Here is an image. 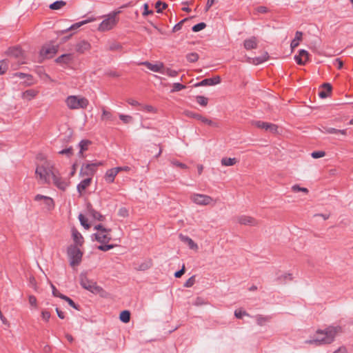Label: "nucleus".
Returning a JSON list of instances; mask_svg holds the SVG:
<instances>
[{"label":"nucleus","instance_id":"nucleus-26","mask_svg":"<svg viewBox=\"0 0 353 353\" xmlns=\"http://www.w3.org/2000/svg\"><path fill=\"white\" fill-rule=\"evenodd\" d=\"M92 183V177H88L82 180L77 186V189L80 195Z\"/></svg>","mask_w":353,"mask_h":353},{"label":"nucleus","instance_id":"nucleus-23","mask_svg":"<svg viewBox=\"0 0 353 353\" xmlns=\"http://www.w3.org/2000/svg\"><path fill=\"white\" fill-rule=\"evenodd\" d=\"M142 65L147 67L148 69L155 72L162 73L163 69L164 68V65L163 63H159L157 64H152L149 61H145L142 63Z\"/></svg>","mask_w":353,"mask_h":353},{"label":"nucleus","instance_id":"nucleus-39","mask_svg":"<svg viewBox=\"0 0 353 353\" xmlns=\"http://www.w3.org/2000/svg\"><path fill=\"white\" fill-rule=\"evenodd\" d=\"M106 49L110 51H120L122 50V46L118 42H112Z\"/></svg>","mask_w":353,"mask_h":353},{"label":"nucleus","instance_id":"nucleus-62","mask_svg":"<svg viewBox=\"0 0 353 353\" xmlns=\"http://www.w3.org/2000/svg\"><path fill=\"white\" fill-rule=\"evenodd\" d=\"M153 14V11L152 10H149V6L148 3L143 4V12L142 13L143 16H147L148 14Z\"/></svg>","mask_w":353,"mask_h":353},{"label":"nucleus","instance_id":"nucleus-28","mask_svg":"<svg viewBox=\"0 0 353 353\" xmlns=\"http://www.w3.org/2000/svg\"><path fill=\"white\" fill-rule=\"evenodd\" d=\"M320 130L323 133L325 134H341L343 135H345L347 134V130H337L334 128H327L325 126H322V128Z\"/></svg>","mask_w":353,"mask_h":353},{"label":"nucleus","instance_id":"nucleus-59","mask_svg":"<svg viewBox=\"0 0 353 353\" xmlns=\"http://www.w3.org/2000/svg\"><path fill=\"white\" fill-rule=\"evenodd\" d=\"M119 119L124 123H129L132 121V117L130 115L119 114Z\"/></svg>","mask_w":353,"mask_h":353},{"label":"nucleus","instance_id":"nucleus-58","mask_svg":"<svg viewBox=\"0 0 353 353\" xmlns=\"http://www.w3.org/2000/svg\"><path fill=\"white\" fill-rule=\"evenodd\" d=\"M325 155V152L324 151L319 150L314 151L312 152L311 156L314 159H319L321 157H323Z\"/></svg>","mask_w":353,"mask_h":353},{"label":"nucleus","instance_id":"nucleus-43","mask_svg":"<svg viewBox=\"0 0 353 353\" xmlns=\"http://www.w3.org/2000/svg\"><path fill=\"white\" fill-rule=\"evenodd\" d=\"M199 58V54L196 52H190L186 54V59L190 63H194L198 61Z\"/></svg>","mask_w":353,"mask_h":353},{"label":"nucleus","instance_id":"nucleus-49","mask_svg":"<svg viewBox=\"0 0 353 353\" xmlns=\"http://www.w3.org/2000/svg\"><path fill=\"white\" fill-rule=\"evenodd\" d=\"M114 247V245H113V244L101 243V245H99L97 247V248H98V250H99L101 251L106 252V251H108V250L112 249Z\"/></svg>","mask_w":353,"mask_h":353},{"label":"nucleus","instance_id":"nucleus-1","mask_svg":"<svg viewBox=\"0 0 353 353\" xmlns=\"http://www.w3.org/2000/svg\"><path fill=\"white\" fill-rule=\"evenodd\" d=\"M343 333V328L341 325H329L324 330L318 329L315 337L307 341L309 344L316 345H328L333 343L336 335Z\"/></svg>","mask_w":353,"mask_h":353},{"label":"nucleus","instance_id":"nucleus-10","mask_svg":"<svg viewBox=\"0 0 353 353\" xmlns=\"http://www.w3.org/2000/svg\"><path fill=\"white\" fill-rule=\"evenodd\" d=\"M92 240H95L100 243H108L112 240L110 232H99L91 235Z\"/></svg>","mask_w":353,"mask_h":353},{"label":"nucleus","instance_id":"nucleus-31","mask_svg":"<svg viewBox=\"0 0 353 353\" xmlns=\"http://www.w3.org/2000/svg\"><path fill=\"white\" fill-rule=\"evenodd\" d=\"M37 94V91L30 89L27 90L22 93V97L26 99L28 101L32 100Z\"/></svg>","mask_w":353,"mask_h":353},{"label":"nucleus","instance_id":"nucleus-8","mask_svg":"<svg viewBox=\"0 0 353 353\" xmlns=\"http://www.w3.org/2000/svg\"><path fill=\"white\" fill-rule=\"evenodd\" d=\"M190 199L194 203L201 205H209L212 201L211 196L202 194H193Z\"/></svg>","mask_w":353,"mask_h":353},{"label":"nucleus","instance_id":"nucleus-7","mask_svg":"<svg viewBox=\"0 0 353 353\" xmlns=\"http://www.w3.org/2000/svg\"><path fill=\"white\" fill-rule=\"evenodd\" d=\"M103 163L102 161H98L92 163H83L81 166L79 174L82 176H87L92 177L97 172V167L102 165Z\"/></svg>","mask_w":353,"mask_h":353},{"label":"nucleus","instance_id":"nucleus-40","mask_svg":"<svg viewBox=\"0 0 353 353\" xmlns=\"http://www.w3.org/2000/svg\"><path fill=\"white\" fill-rule=\"evenodd\" d=\"M92 142L88 139H83L79 143V147L81 152L88 150V146L91 145Z\"/></svg>","mask_w":353,"mask_h":353},{"label":"nucleus","instance_id":"nucleus-32","mask_svg":"<svg viewBox=\"0 0 353 353\" xmlns=\"http://www.w3.org/2000/svg\"><path fill=\"white\" fill-rule=\"evenodd\" d=\"M152 265V261L151 259H149L145 262L141 263L136 269L139 271H145L150 268Z\"/></svg>","mask_w":353,"mask_h":353},{"label":"nucleus","instance_id":"nucleus-35","mask_svg":"<svg viewBox=\"0 0 353 353\" xmlns=\"http://www.w3.org/2000/svg\"><path fill=\"white\" fill-rule=\"evenodd\" d=\"M60 299L65 301L70 306L73 307L74 309L77 310H80V305L76 304L70 297L64 295V296H60Z\"/></svg>","mask_w":353,"mask_h":353},{"label":"nucleus","instance_id":"nucleus-53","mask_svg":"<svg viewBox=\"0 0 353 353\" xmlns=\"http://www.w3.org/2000/svg\"><path fill=\"white\" fill-rule=\"evenodd\" d=\"M234 316L236 319H242L243 316H250L249 314L243 310H236L234 311Z\"/></svg>","mask_w":353,"mask_h":353},{"label":"nucleus","instance_id":"nucleus-27","mask_svg":"<svg viewBox=\"0 0 353 353\" xmlns=\"http://www.w3.org/2000/svg\"><path fill=\"white\" fill-rule=\"evenodd\" d=\"M321 87L324 90L319 92V96L321 99H325L329 96L330 93H331L332 87V85L329 83H323Z\"/></svg>","mask_w":353,"mask_h":353},{"label":"nucleus","instance_id":"nucleus-64","mask_svg":"<svg viewBox=\"0 0 353 353\" xmlns=\"http://www.w3.org/2000/svg\"><path fill=\"white\" fill-rule=\"evenodd\" d=\"M118 214L122 217H127L128 216V211L125 208H121L119 209Z\"/></svg>","mask_w":353,"mask_h":353},{"label":"nucleus","instance_id":"nucleus-48","mask_svg":"<svg viewBox=\"0 0 353 353\" xmlns=\"http://www.w3.org/2000/svg\"><path fill=\"white\" fill-rule=\"evenodd\" d=\"M167 7L168 5L161 1H158L155 3V8H157V12H161L163 10H165Z\"/></svg>","mask_w":353,"mask_h":353},{"label":"nucleus","instance_id":"nucleus-37","mask_svg":"<svg viewBox=\"0 0 353 353\" xmlns=\"http://www.w3.org/2000/svg\"><path fill=\"white\" fill-rule=\"evenodd\" d=\"M65 5H66L65 1H64L63 0H60V1H56L53 2L52 3H51L49 6V8L51 10H59Z\"/></svg>","mask_w":353,"mask_h":353},{"label":"nucleus","instance_id":"nucleus-52","mask_svg":"<svg viewBox=\"0 0 353 353\" xmlns=\"http://www.w3.org/2000/svg\"><path fill=\"white\" fill-rule=\"evenodd\" d=\"M59 154H65L66 155L67 157H71L72 155H73V149H72V147H69L68 148H65V149H63L62 150L59 151Z\"/></svg>","mask_w":353,"mask_h":353},{"label":"nucleus","instance_id":"nucleus-5","mask_svg":"<svg viewBox=\"0 0 353 353\" xmlns=\"http://www.w3.org/2000/svg\"><path fill=\"white\" fill-rule=\"evenodd\" d=\"M67 254L70 259V265L72 267L78 265L81 262L83 252L77 245H69L67 248Z\"/></svg>","mask_w":353,"mask_h":353},{"label":"nucleus","instance_id":"nucleus-2","mask_svg":"<svg viewBox=\"0 0 353 353\" xmlns=\"http://www.w3.org/2000/svg\"><path fill=\"white\" fill-rule=\"evenodd\" d=\"M120 12V10H114L107 14L105 18L99 24L98 30L101 32H105L112 30L119 22L117 15Z\"/></svg>","mask_w":353,"mask_h":353},{"label":"nucleus","instance_id":"nucleus-42","mask_svg":"<svg viewBox=\"0 0 353 353\" xmlns=\"http://www.w3.org/2000/svg\"><path fill=\"white\" fill-rule=\"evenodd\" d=\"M196 102L202 107H206L208 104V99L204 96L198 95L196 97Z\"/></svg>","mask_w":353,"mask_h":353},{"label":"nucleus","instance_id":"nucleus-55","mask_svg":"<svg viewBox=\"0 0 353 353\" xmlns=\"http://www.w3.org/2000/svg\"><path fill=\"white\" fill-rule=\"evenodd\" d=\"M188 18H185L180 21L178 23H176L172 28V32H175L180 30L182 28L183 23L188 21Z\"/></svg>","mask_w":353,"mask_h":353},{"label":"nucleus","instance_id":"nucleus-45","mask_svg":"<svg viewBox=\"0 0 353 353\" xmlns=\"http://www.w3.org/2000/svg\"><path fill=\"white\" fill-rule=\"evenodd\" d=\"M162 74H166L170 77H175L178 75V72L176 70L170 69V68H164L163 69Z\"/></svg>","mask_w":353,"mask_h":353},{"label":"nucleus","instance_id":"nucleus-51","mask_svg":"<svg viewBox=\"0 0 353 353\" xmlns=\"http://www.w3.org/2000/svg\"><path fill=\"white\" fill-rule=\"evenodd\" d=\"M206 27V24L204 22L199 23L192 26V30L194 32H197L203 30Z\"/></svg>","mask_w":353,"mask_h":353},{"label":"nucleus","instance_id":"nucleus-20","mask_svg":"<svg viewBox=\"0 0 353 353\" xmlns=\"http://www.w3.org/2000/svg\"><path fill=\"white\" fill-rule=\"evenodd\" d=\"M91 48L90 43L85 40L80 41L75 46V50L77 52L83 54Z\"/></svg>","mask_w":353,"mask_h":353},{"label":"nucleus","instance_id":"nucleus-34","mask_svg":"<svg viewBox=\"0 0 353 353\" xmlns=\"http://www.w3.org/2000/svg\"><path fill=\"white\" fill-rule=\"evenodd\" d=\"M221 165L224 166H232L237 163L236 158L224 157L221 159Z\"/></svg>","mask_w":353,"mask_h":353},{"label":"nucleus","instance_id":"nucleus-38","mask_svg":"<svg viewBox=\"0 0 353 353\" xmlns=\"http://www.w3.org/2000/svg\"><path fill=\"white\" fill-rule=\"evenodd\" d=\"M9 61L8 59L0 61V75L4 74L8 69Z\"/></svg>","mask_w":353,"mask_h":353},{"label":"nucleus","instance_id":"nucleus-12","mask_svg":"<svg viewBox=\"0 0 353 353\" xmlns=\"http://www.w3.org/2000/svg\"><path fill=\"white\" fill-rule=\"evenodd\" d=\"M73 59L74 56L72 54H63L57 57L55 59V62L63 66H68L73 61Z\"/></svg>","mask_w":353,"mask_h":353},{"label":"nucleus","instance_id":"nucleus-44","mask_svg":"<svg viewBox=\"0 0 353 353\" xmlns=\"http://www.w3.org/2000/svg\"><path fill=\"white\" fill-rule=\"evenodd\" d=\"M181 239L184 241L187 242L190 246V248H197L196 244L194 242V241L187 236H183L182 234L180 235Z\"/></svg>","mask_w":353,"mask_h":353},{"label":"nucleus","instance_id":"nucleus-14","mask_svg":"<svg viewBox=\"0 0 353 353\" xmlns=\"http://www.w3.org/2000/svg\"><path fill=\"white\" fill-rule=\"evenodd\" d=\"M86 210L88 212V214L92 216L93 219L100 221H103L105 220V216L102 215L100 212L95 210L90 203H87Z\"/></svg>","mask_w":353,"mask_h":353},{"label":"nucleus","instance_id":"nucleus-54","mask_svg":"<svg viewBox=\"0 0 353 353\" xmlns=\"http://www.w3.org/2000/svg\"><path fill=\"white\" fill-rule=\"evenodd\" d=\"M94 229L97 230V232H111V231H112L111 229L105 228L102 224L96 225L94 227Z\"/></svg>","mask_w":353,"mask_h":353},{"label":"nucleus","instance_id":"nucleus-22","mask_svg":"<svg viewBox=\"0 0 353 353\" xmlns=\"http://www.w3.org/2000/svg\"><path fill=\"white\" fill-rule=\"evenodd\" d=\"M95 18L94 17H89L88 19H85V20H83V21H81L79 22H77V23H75L74 24H72L70 27H69L68 28L65 29V30H63L61 31L62 33H65L67 32L69 30H77L79 28H80L81 26H82L83 25H85L88 23H90V22H92V21H95Z\"/></svg>","mask_w":353,"mask_h":353},{"label":"nucleus","instance_id":"nucleus-57","mask_svg":"<svg viewBox=\"0 0 353 353\" xmlns=\"http://www.w3.org/2000/svg\"><path fill=\"white\" fill-rule=\"evenodd\" d=\"M292 190L293 192H303L305 193H308V190L306 188H301L299 185L296 184L292 185Z\"/></svg>","mask_w":353,"mask_h":353},{"label":"nucleus","instance_id":"nucleus-25","mask_svg":"<svg viewBox=\"0 0 353 353\" xmlns=\"http://www.w3.org/2000/svg\"><path fill=\"white\" fill-rule=\"evenodd\" d=\"M244 48L249 50L256 49L257 48V40L255 37H252L245 39L243 43Z\"/></svg>","mask_w":353,"mask_h":353},{"label":"nucleus","instance_id":"nucleus-60","mask_svg":"<svg viewBox=\"0 0 353 353\" xmlns=\"http://www.w3.org/2000/svg\"><path fill=\"white\" fill-rule=\"evenodd\" d=\"M171 163H172V165H173L174 166H176V167H179V168H180L181 169H187L188 168L187 165H185L183 163L179 162L177 160H172V161H171Z\"/></svg>","mask_w":353,"mask_h":353},{"label":"nucleus","instance_id":"nucleus-30","mask_svg":"<svg viewBox=\"0 0 353 353\" xmlns=\"http://www.w3.org/2000/svg\"><path fill=\"white\" fill-rule=\"evenodd\" d=\"M303 39V32L301 31H296L295 33L294 39L291 41L290 48L293 50L299 45V41Z\"/></svg>","mask_w":353,"mask_h":353},{"label":"nucleus","instance_id":"nucleus-19","mask_svg":"<svg viewBox=\"0 0 353 353\" xmlns=\"http://www.w3.org/2000/svg\"><path fill=\"white\" fill-rule=\"evenodd\" d=\"M58 48V46L43 47L41 50V54L50 58L57 52Z\"/></svg>","mask_w":353,"mask_h":353},{"label":"nucleus","instance_id":"nucleus-9","mask_svg":"<svg viewBox=\"0 0 353 353\" xmlns=\"http://www.w3.org/2000/svg\"><path fill=\"white\" fill-rule=\"evenodd\" d=\"M252 124L258 128L264 129L265 131H270L272 133H276L278 130V126L276 124L262 121H254Z\"/></svg>","mask_w":353,"mask_h":353},{"label":"nucleus","instance_id":"nucleus-36","mask_svg":"<svg viewBox=\"0 0 353 353\" xmlns=\"http://www.w3.org/2000/svg\"><path fill=\"white\" fill-rule=\"evenodd\" d=\"M119 319L123 323H128L130 320V312L128 310H123L120 313Z\"/></svg>","mask_w":353,"mask_h":353},{"label":"nucleus","instance_id":"nucleus-3","mask_svg":"<svg viewBox=\"0 0 353 353\" xmlns=\"http://www.w3.org/2000/svg\"><path fill=\"white\" fill-rule=\"evenodd\" d=\"M65 103L70 110L85 109L89 105V101L83 97L70 95L66 98Z\"/></svg>","mask_w":353,"mask_h":353},{"label":"nucleus","instance_id":"nucleus-17","mask_svg":"<svg viewBox=\"0 0 353 353\" xmlns=\"http://www.w3.org/2000/svg\"><path fill=\"white\" fill-rule=\"evenodd\" d=\"M6 54L8 56L21 59L23 58V52L21 48L19 46L10 47L6 51Z\"/></svg>","mask_w":353,"mask_h":353},{"label":"nucleus","instance_id":"nucleus-16","mask_svg":"<svg viewBox=\"0 0 353 353\" xmlns=\"http://www.w3.org/2000/svg\"><path fill=\"white\" fill-rule=\"evenodd\" d=\"M52 178L53 180V183L57 188L63 191L65 190V189L68 186V184L65 180H63L59 176H57L55 173L52 174Z\"/></svg>","mask_w":353,"mask_h":353},{"label":"nucleus","instance_id":"nucleus-21","mask_svg":"<svg viewBox=\"0 0 353 353\" xmlns=\"http://www.w3.org/2000/svg\"><path fill=\"white\" fill-rule=\"evenodd\" d=\"M95 18L94 17H89L88 19H85V20H83V21H81L79 22H77V23H75L74 24H72L70 27H69L68 28L65 29V30H63L61 31L62 33H65L67 32L69 30H77L79 28H80L81 26H82L83 25H85L88 23H90V22H92V21H95Z\"/></svg>","mask_w":353,"mask_h":353},{"label":"nucleus","instance_id":"nucleus-29","mask_svg":"<svg viewBox=\"0 0 353 353\" xmlns=\"http://www.w3.org/2000/svg\"><path fill=\"white\" fill-rule=\"evenodd\" d=\"M256 321V323L257 325H260V326H263L265 324H266L267 323L270 322L271 319H272V316H263V315H261V314H257L254 316Z\"/></svg>","mask_w":353,"mask_h":353},{"label":"nucleus","instance_id":"nucleus-15","mask_svg":"<svg viewBox=\"0 0 353 353\" xmlns=\"http://www.w3.org/2000/svg\"><path fill=\"white\" fill-rule=\"evenodd\" d=\"M72 236L74 241V244L71 245H77V247H81L84 243V239L81 234L75 228H72Z\"/></svg>","mask_w":353,"mask_h":353},{"label":"nucleus","instance_id":"nucleus-18","mask_svg":"<svg viewBox=\"0 0 353 353\" xmlns=\"http://www.w3.org/2000/svg\"><path fill=\"white\" fill-rule=\"evenodd\" d=\"M121 168H113L106 171L104 178L107 183H112L114 181L115 176L119 172Z\"/></svg>","mask_w":353,"mask_h":353},{"label":"nucleus","instance_id":"nucleus-6","mask_svg":"<svg viewBox=\"0 0 353 353\" xmlns=\"http://www.w3.org/2000/svg\"><path fill=\"white\" fill-rule=\"evenodd\" d=\"M53 167L48 165H41L37 167L35 174L39 176V179L45 183H50V176L54 174Z\"/></svg>","mask_w":353,"mask_h":353},{"label":"nucleus","instance_id":"nucleus-61","mask_svg":"<svg viewBox=\"0 0 353 353\" xmlns=\"http://www.w3.org/2000/svg\"><path fill=\"white\" fill-rule=\"evenodd\" d=\"M201 121L203 123H205V124H208L209 125H212V126H214V127H218V124L216 123H214L213 122L212 120L205 117H203Z\"/></svg>","mask_w":353,"mask_h":353},{"label":"nucleus","instance_id":"nucleus-11","mask_svg":"<svg viewBox=\"0 0 353 353\" xmlns=\"http://www.w3.org/2000/svg\"><path fill=\"white\" fill-rule=\"evenodd\" d=\"M221 82V77L219 76H215L212 78L204 79L200 82L194 84V88L201 86L214 85L219 84Z\"/></svg>","mask_w":353,"mask_h":353},{"label":"nucleus","instance_id":"nucleus-63","mask_svg":"<svg viewBox=\"0 0 353 353\" xmlns=\"http://www.w3.org/2000/svg\"><path fill=\"white\" fill-rule=\"evenodd\" d=\"M294 60L296 61V63L300 65H305L307 61L306 60H303L302 57L299 54L294 56Z\"/></svg>","mask_w":353,"mask_h":353},{"label":"nucleus","instance_id":"nucleus-24","mask_svg":"<svg viewBox=\"0 0 353 353\" xmlns=\"http://www.w3.org/2000/svg\"><path fill=\"white\" fill-rule=\"evenodd\" d=\"M34 200L35 201L43 200L45 204L48 206V209H52L54 206V203L53 199L47 196H43L41 194H37L34 196Z\"/></svg>","mask_w":353,"mask_h":353},{"label":"nucleus","instance_id":"nucleus-41","mask_svg":"<svg viewBox=\"0 0 353 353\" xmlns=\"http://www.w3.org/2000/svg\"><path fill=\"white\" fill-rule=\"evenodd\" d=\"M184 114H185V116H187L189 118L195 119L199 121H201L203 117V116L201 114L194 112L190 110H185L184 112Z\"/></svg>","mask_w":353,"mask_h":353},{"label":"nucleus","instance_id":"nucleus-47","mask_svg":"<svg viewBox=\"0 0 353 353\" xmlns=\"http://www.w3.org/2000/svg\"><path fill=\"white\" fill-rule=\"evenodd\" d=\"M13 77H19L20 79H26L27 81H31L32 79V76L31 74H26L23 72L14 73Z\"/></svg>","mask_w":353,"mask_h":353},{"label":"nucleus","instance_id":"nucleus-13","mask_svg":"<svg viewBox=\"0 0 353 353\" xmlns=\"http://www.w3.org/2000/svg\"><path fill=\"white\" fill-rule=\"evenodd\" d=\"M237 221L240 224L245 225L255 226L259 223L258 221L254 217L246 215H241L238 216Z\"/></svg>","mask_w":353,"mask_h":353},{"label":"nucleus","instance_id":"nucleus-33","mask_svg":"<svg viewBox=\"0 0 353 353\" xmlns=\"http://www.w3.org/2000/svg\"><path fill=\"white\" fill-rule=\"evenodd\" d=\"M269 59V54L267 52H264L261 57H257L253 59V63L255 65L261 64L266 61Z\"/></svg>","mask_w":353,"mask_h":353},{"label":"nucleus","instance_id":"nucleus-56","mask_svg":"<svg viewBox=\"0 0 353 353\" xmlns=\"http://www.w3.org/2000/svg\"><path fill=\"white\" fill-rule=\"evenodd\" d=\"M194 283H195V276L194 275V276H192L191 277H190L186 281V282L184 283L183 286L185 288H191L192 286H193Z\"/></svg>","mask_w":353,"mask_h":353},{"label":"nucleus","instance_id":"nucleus-46","mask_svg":"<svg viewBox=\"0 0 353 353\" xmlns=\"http://www.w3.org/2000/svg\"><path fill=\"white\" fill-rule=\"evenodd\" d=\"M79 220L81 223V225L85 229L88 230L90 228V225L88 223L87 219L82 214L79 215Z\"/></svg>","mask_w":353,"mask_h":353},{"label":"nucleus","instance_id":"nucleus-50","mask_svg":"<svg viewBox=\"0 0 353 353\" xmlns=\"http://www.w3.org/2000/svg\"><path fill=\"white\" fill-rule=\"evenodd\" d=\"M186 86L180 83H174L172 85V88L171 90V92H179L183 89H185Z\"/></svg>","mask_w":353,"mask_h":353},{"label":"nucleus","instance_id":"nucleus-4","mask_svg":"<svg viewBox=\"0 0 353 353\" xmlns=\"http://www.w3.org/2000/svg\"><path fill=\"white\" fill-rule=\"evenodd\" d=\"M80 284L81 287L92 293L101 294L103 292L101 287L97 285V283L94 281L89 280L87 277L85 272H81L79 276Z\"/></svg>","mask_w":353,"mask_h":353}]
</instances>
